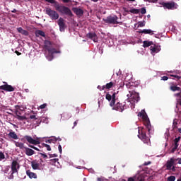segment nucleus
Returning <instances> with one entry per match:
<instances>
[{"label":"nucleus","instance_id":"obj_1","mask_svg":"<svg viewBox=\"0 0 181 181\" xmlns=\"http://www.w3.org/2000/svg\"><path fill=\"white\" fill-rule=\"evenodd\" d=\"M46 2H49V4H54V6L56 11L60 12L61 13H64V15H67L68 16H73V13L71 10L69 8V7H66L65 6H60L57 1L55 0H45Z\"/></svg>","mask_w":181,"mask_h":181},{"label":"nucleus","instance_id":"obj_2","mask_svg":"<svg viewBox=\"0 0 181 181\" xmlns=\"http://www.w3.org/2000/svg\"><path fill=\"white\" fill-rule=\"evenodd\" d=\"M44 45L45 50H47L49 54L47 59H48L49 61L53 60V54H54V53H57V50H56L55 48L52 47V42L49 40H45L44 42Z\"/></svg>","mask_w":181,"mask_h":181},{"label":"nucleus","instance_id":"obj_3","mask_svg":"<svg viewBox=\"0 0 181 181\" xmlns=\"http://www.w3.org/2000/svg\"><path fill=\"white\" fill-rule=\"evenodd\" d=\"M137 115L138 117L142 118L146 129L148 131V132H151V121H149V117H148V115L146 114V112H145V110H142L138 113Z\"/></svg>","mask_w":181,"mask_h":181},{"label":"nucleus","instance_id":"obj_4","mask_svg":"<svg viewBox=\"0 0 181 181\" xmlns=\"http://www.w3.org/2000/svg\"><path fill=\"white\" fill-rule=\"evenodd\" d=\"M138 138L141 139L144 144H149V137L146 136V130L145 129L141 128L139 129Z\"/></svg>","mask_w":181,"mask_h":181},{"label":"nucleus","instance_id":"obj_5","mask_svg":"<svg viewBox=\"0 0 181 181\" xmlns=\"http://www.w3.org/2000/svg\"><path fill=\"white\" fill-rule=\"evenodd\" d=\"M45 13L49 16L52 21H57L59 19V13L50 8H46Z\"/></svg>","mask_w":181,"mask_h":181},{"label":"nucleus","instance_id":"obj_6","mask_svg":"<svg viewBox=\"0 0 181 181\" xmlns=\"http://www.w3.org/2000/svg\"><path fill=\"white\" fill-rule=\"evenodd\" d=\"M105 23H109L110 25H118V16H109L106 18H103Z\"/></svg>","mask_w":181,"mask_h":181},{"label":"nucleus","instance_id":"obj_7","mask_svg":"<svg viewBox=\"0 0 181 181\" xmlns=\"http://www.w3.org/2000/svg\"><path fill=\"white\" fill-rule=\"evenodd\" d=\"M21 141H27V142L31 144V145H40V141L37 139H34L32 136L28 135L24 136L23 138L21 139Z\"/></svg>","mask_w":181,"mask_h":181},{"label":"nucleus","instance_id":"obj_8","mask_svg":"<svg viewBox=\"0 0 181 181\" xmlns=\"http://www.w3.org/2000/svg\"><path fill=\"white\" fill-rule=\"evenodd\" d=\"M162 5L164 9L173 10V9H177V8L179 7V6L176 3H175V1L163 2Z\"/></svg>","mask_w":181,"mask_h":181},{"label":"nucleus","instance_id":"obj_9","mask_svg":"<svg viewBox=\"0 0 181 181\" xmlns=\"http://www.w3.org/2000/svg\"><path fill=\"white\" fill-rule=\"evenodd\" d=\"M112 110H115L116 111L122 112L124 110H127V105L125 102H124L123 103L117 102L116 104L115 103V105H113Z\"/></svg>","mask_w":181,"mask_h":181},{"label":"nucleus","instance_id":"obj_10","mask_svg":"<svg viewBox=\"0 0 181 181\" xmlns=\"http://www.w3.org/2000/svg\"><path fill=\"white\" fill-rule=\"evenodd\" d=\"M116 93H114L112 95L109 93H107L105 95L106 100L107 101H111L110 103V107H114L115 105V101H117V99H115Z\"/></svg>","mask_w":181,"mask_h":181},{"label":"nucleus","instance_id":"obj_11","mask_svg":"<svg viewBox=\"0 0 181 181\" xmlns=\"http://www.w3.org/2000/svg\"><path fill=\"white\" fill-rule=\"evenodd\" d=\"M3 83L4 85L0 86L1 90H4V91H8L9 93L15 91V88H13V86L8 85L6 82Z\"/></svg>","mask_w":181,"mask_h":181},{"label":"nucleus","instance_id":"obj_12","mask_svg":"<svg viewBox=\"0 0 181 181\" xmlns=\"http://www.w3.org/2000/svg\"><path fill=\"white\" fill-rule=\"evenodd\" d=\"M58 25L59 26L60 32H64L66 29V23L63 18L60 17L57 21Z\"/></svg>","mask_w":181,"mask_h":181},{"label":"nucleus","instance_id":"obj_13","mask_svg":"<svg viewBox=\"0 0 181 181\" xmlns=\"http://www.w3.org/2000/svg\"><path fill=\"white\" fill-rule=\"evenodd\" d=\"M28 146L29 148H32V149H35V151H38V152H40V153H38V155H40L42 158H44V159L47 158V154L45 153V152H43V150H40L37 147H35V146L30 145V144H29Z\"/></svg>","mask_w":181,"mask_h":181},{"label":"nucleus","instance_id":"obj_14","mask_svg":"<svg viewBox=\"0 0 181 181\" xmlns=\"http://www.w3.org/2000/svg\"><path fill=\"white\" fill-rule=\"evenodd\" d=\"M176 162V160L175 158H171L169 160L167 161L166 163V168L168 170H171L173 165H175V163Z\"/></svg>","mask_w":181,"mask_h":181},{"label":"nucleus","instance_id":"obj_15","mask_svg":"<svg viewBox=\"0 0 181 181\" xmlns=\"http://www.w3.org/2000/svg\"><path fill=\"white\" fill-rule=\"evenodd\" d=\"M18 169H19L18 161L13 160L11 163V172H13V173H18Z\"/></svg>","mask_w":181,"mask_h":181},{"label":"nucleus","instance_id":"obj_16","mask_svg":"<svg viewBox=\"0 0 181 181\" xmlns=\"http://www.w3.org/2000/svg\"><path fill=\"white\" fill-rule=\"evenodd\" d=\"M86 36L89 39H91V40H93L95 43L98 42V37H97V34H95V33H89Z\"/></svg>","mask_w":181,"mask_h":181},{"label":"nucleus","instance_id":"obj_17","mask_svg":"<svg viewBox=\"0 0 181 181\" xmlns=\"http://www.w3.org/2000/svg\"><path fill=\"white\" fill-rule=\"evenodd\" d=\"M72 11L76 13V15H77V16H83V15L84 14V11H83V9L78 8L77 7L73 8Z\"/></svg>","mask_w":181,"mask_h":181},{"label":"nucleus","instance_id":"obj_18","mask_svg":"<svg viewBox=\"0 0 181 181\" xmlns=\"http://www.w3.org/2000/svg\"><path fill=\"white\" fill-rule=\"evenodd\" d=\"M25 153L27 156H32V155H35V151L30 148L25 147Z\"/></svg>","mask_w":181,"mask_h":181},{"label":"nucleus","instance_id":"obj_19","mask_svg":"<svg viewBox=\"0 0 181 181\" xmlns=\"http://www.w3.org/2000/svg\"><path fill=\"white\" fill-rule=\"evenodd\" d=\"M26 175L30 177V179H37V175L31 172L30 170L26 171Z\"/></svg>","mask_w":181,"mask_h":181},{"label":"nucleus","instance_id":"obj_20","mask_svg":"<svg viewBox=\"0 0 181 181\" xmlns=\"http://www.w3.org/2000/svg\"><path fill=\"white\" fill-rule=\"evenodd\" d=\"M115 86V83L114 82H110L108 83H107L106 85H104L102 86V89H100V91L101 90H110V88H112V87H114Z\"/></svg>","mask_w":181,"mask_h":181},{"label":"nucleus","instance_id":"obj_21","mask_svg":"<svg viewBox=\"0 0 181 181\" xmlns=\"http://www.w3.org/2000/svg\"><path fill=\"white\" fill-rule=\"evenodd\" d=\"M139 33H144V35H153V31L151 29H144V30H141L139 31Z\"/></svg>","mask_w":181,"mask_h":181},{"label":"nucleus","instance_id":"obj_22","mask_svg":"<svg viewBox=\"0 0 181 181\" xmlns=\"http://www.w3.org/2000/svg\"><path fill=\"white\" fill-rule=\"evenodd\" d=\"M31 166L34 170H37V169H39V167L40 166V164L36 162V160H33L31 162Z\"/></svg>","mask_w":181,"mask_h":181},{"label":"nucleus","instance_id":"obj_23","mask_svg":"<svg viewBox=\"0 0 181 181\" xmlns=\"http://www.w3.org/2000/svg\"><path fill=\"white\" fill-rule=\"evenodd\" d=\"M35 36L36 37H39V36H42V37H46V33H45L44 31L37 30L35 31Z\"/></svg>","mask_w":181,"mask_h":181},{"label":"nucleus","instance_id":"obj_24","mask_svg":"<svg viewBox=\"0 0 181 181\" xmlns=\"http://www.w3.org/2000/svg\"><path fill=\"white\" fill-rule=\"evenodd\" d=\"M153 45V42L152 41H144L143 42V47H149V46H152Z\"/></svg>","mask_w":181,"mask_h":181},{"label":"nucleus","instance_id":"obj_25","mask_svg":"<svg viewBox=\"0 0 181 181\" xmlns=\"http://www.w3.org/2000/svg\"><path fill=\"white\" fill-rule=\"evenodd\" d=\"M16 146L17 148H20V149H25V144L21 142L14 141Z\"/></svg>","mask_w":181,"mask_h":181},{"label":"nucleus","instance_id":"obj_26","mask_svg":"<svg viewBox=\"0 0 181 181\" xmlns=\"http://www.w3.org/2000/svg\"><path fill=\"white\" fill-rule=\"evenodd\" d=\"M132 98L134 100V101H136V103H138L141 98H139V94L136 93L134 95H132Z\"/></svg>","mask_w":181,"mask_h":181},{"label":"nucleus","instance_id":"obj_27","mask_svg":"<svg viewBox=\"0 0 181 181\" xmlns=\"http://www.w3.org/2000/svg\"><path fill=\"white\" fill-rule=\"evenodd\" d=\"M8 136L13 139H18V135L16 133H15V132H10V133H8Z\"/></svg>","mask_w":181,"mask_h":181},{"label":"nucleus","instance_id":"obj_28","mask_svg":"<svg viewBox=\"0 0 181 181\" xmlns=\"http://www.w3.org/2000/svg\"><path fill=\"white\" fill-rule=\"evenodd\" d=\"M38 146L39 148H47V151H52L50 146L45 143L42 144V146L39 145Z\"/></svg>","mask_w":181,"mask_h":181},{"label":"nucleus","instance_id":"obj_29","mask_svg":"<svg viewBox=\"0 0 181 181\" xmlns=\"http://www.w3.org/2000/svg\"><path fill=\"white\" fill-rule=\"evenodd\" d=\"M150 50L151 53H158V52H159V48L156 47L151 46Z\"/></svg>","mask_w":181,"mask_h":181},{"label":"nucleus","instance_id":"obj_30","mask_svg":"<svg viewBox=\"0 0 181 181\" xmlns=\"http://www.w3.org/2000/svg\"><path fill=\"white\" fill-rule=\"evenodd\" d=\"M16 118L19 121H25V119H26V116H21L18 115V112H16Z\"/></svg>","mask_w":181,"mask_h":181},{"label":"nucleus","instance_id":"obj_31","mask_svg":"<svg viewBox=\"0 0 181 181\" xmlns=\"http://www.w3.org/2000/svg\"><path fill=\"white\" fill-rule=\"evenodd\" d=\"M170 90L171 91H180V87L173 86H170Z\"/></svg>","mask_w":181,"mask_h":181},{"label":"nucleus","instance_id":"obj_32","mask_svg":"<svg viewBox=\"0 0 181 181\" xmlns=\"http://www.w3.org/2000/svg\"><path fill=\"white\" fill-rule=\"evenodd\" d=\"M64 118L65 119H69V118L71 117V115L68 114V113H63L62 115V118Z\"/></svg>","mask_w":181,"mask_h":181},{"label":"nucleus","instance_id":"obj_33","mask_svg":"<svg viewBox=\"0 0 181 181\" xmlns=\"http://www.w3.org/2000/svg\"><path fill=\"white\" fill-rule=\"evenodd\" d=\"M57 139H56V138H53V139H48V140H46L45 141V142L47 143V144H52V142L53 143V144H54V142H57Z\"/></svg>","mask_w":181,"mask_h":181},{"label":"nucleus","instance_id":"obj_34","mask_svg":"<svg viewBox=\"0 0 181 181\" xmlns=\"http://www.w3.org/2000/svg\"><path fill=\"white\" fill-rule=\"evenodd\" d=\"M129 12H131V13H135L136 15H138V13H139L140 11H139V9L133 8V9H131L129 11Z\"/></svg>","mask_w":181,"mask_h":181},{"label":"nucleus","instance_id":"obj_35","mask_svg":"<svg viewBox=\"0 0 181 181\" xmlns=\"http://www.w3.org/2000/svg\"><path fill=\"white\" fill-rule=\"evenodd\" d=\"M30 119L37 121V124H38V122H39V118L36 117V115H30Z\"/></svg>","mask_w":181,"mask_h":181},{"label":"nucleus","instance_id":"obj_36","mask_svg":"<svg viewBox=\"0 0 181 181\" xmlns=\"http://www.w3.org/2000/svg\"><path fill=\"white\" fill-rule=\"evenodd\" d=\"M176 180V177L171 175L168 177V181H175Z\"/></svg>","mask_w":181,"mask_h":181},{"label":"nucleus","instance_id":"obj_37","mask_svg":"<svg viewBox=\"0 0 181 181\" xmlns=\"http://www.w3.org/2000/svg\"><path fill=\"white\" fill-rule=\"evenodd\" d=\"M42 121L43 122H45V121H47V118H46V117L39 118L38 119V124H40V122H42Z\"/></svg>","mask_w":181,"mask_h":181},{"label":"nucleus","instance_id":"obj_38","mask_svg":"<svg viewBox=\"0 0 181 181\" xmlns=\"http://www.w3.org/2000/svg\"><path fill=\"white\" fill-rule=\"evenodd\" d=\"M144 26H145V21L139 22L138 28H144Z\"/></svg>","mask_w":181,"mask_h":181},{"label":"nucleus","instance_id":"obj_39","mask_svg":"<svg viewBox=\"0 0 181 181\" xmlns=\"http://www.w3.org/2000/svg\"><path fill=\"white\" fill-rule=\"evenodd\" d=\"M140 12L141 15H145L146 13V8L145 7L141 8Z\"/></svg>","mask_w":181,"mask_h":181},{"label":"nucleus","instance_id":"obj_40","mask_svg":"<svg viewBox=\"0 0 181 181\" xmlns=\"http://www.w3.org/2000/svg\"><path fill=\"white\" fill-rule=\"evenodd\" d=\"M5 159V154L2 153V151H0V161L4 160Z\"/></svg>","mask_w":181,"mask_h":181},{"label":"nucleus","instance_id":"obj_41","mask_svg":"<svg viewBox=\"0 0 181 181\" xmlns=\"http://www.w3.org/2000/svg\"><path fill=\"white\" fill-rule=\"evenodd\" d=\"M21 35H23L24 36H28L29 35V32H28V30H23Z\"/></svg>","mask_w":181,"mask_h":181},{"label":"nucleus","instance_id":"obj_42","mask_svg":"<svg viewBox=\"0 0 181 181\" xmlns=\"http://www.w3.org/2000/svg\"><path fill=\"white\" fill-rule=\"evenodd\" d=\"M46 107H47V104H46V103H44V104L40 105V110H45V108H46Z\"/></svg>","mask_w":181,"mask_h":181},{"label":"nucleus","instance_id":"obj_43","mask_svg":"<svg viewBox=\"0 0 181 181\" xmlns=\"http://www.w3.org/2000/svg\"><path fill=\"white\" fill-rule=\"evenodd\" d=\"M179 141H180V136L174 139V144H178Z\"/></svg>","mask_w":181,"mask_h":181},{"label":"nucleus","instance_id":"obj_44","mask_svg":"<svg viewBox=\"0 0 181 181\" xmlns=\"http://www.w3.org/2000/svg\"><path fill=\"white\" fill-rule=\"evenodd\" d=\"M171 77H175V78H177V80H180L181 76H179L177 75H170Z\"/></svg>","mask_w":181,"mask_h":181},{"label":"nucleus","instance_id":"obj_45","mask_svg":"<svg viewBox=\"0 0 181 181\" xmlns=\"http://www.w3.org/2000/svg\"><path fill=\"white\" fill-rule=\"evenodd\" d=\"M139 181H145V177L144 176H139L138 177Z\"/></svg>","mask_w":181,"mask_h":181},{"label":"nucleus","instance_id":"obj_46","mask_svg":"<svg viewBox=\"0 0 181 181\" xmlns=\"http://www.w3.org/2000/svg\"><path fill=\"white\" fill-rule=\"evenodd\" d=\"M175 162H177L178 165H181V158H175Z\"/></svg>","mask_w":181,"mask_h":181},{"label":"nucleus","instance_id":"obj_47","mask_svg":"<svg viewBox=\"0 0 181 181\" xmlns=\"http://www.w3.org/2000/svg\"><path fill=\"white\" fill-rule=\"evenodd\" d=\"M161 80H163V81H166L169 80V78L166 76H164L161 78Z\"/></svg>","mask_w":181,"mask_h":181},{"label":"nucleus","instance_id":"obj_48","mask_svg":"<svg viewBox=\"0 0 181 181\" xmlns=\"http://www.w3.org/2000/svg\"><path fill=\"white\" fill-rule=\"evenodd\" d=\"M17 30H18V33H22V32L23 31V28H22V27H20V28H17Z\"/></svg>","mask_w":181,"mask_h":181},{"label":"nucleus","instance_id":"obj_49","mask_svg":"<svg viewBox=\"0 0 181 181\" xmlns=\"http://www.w3.org/2000/svg\"><path fill=\"white\" fill-rule=\"evenodd\" d=\"M58 149H59V153H62V152H63V150L62 149V145L59 144L58 146Z\"/></svg>","mask_w":181,"mask_h":181},{"label":"nucleus","instance_id":"obj_50","mask_svg":"<svg viewBox=\"0 0 181 181\" xmlns=\"http://www.w3.org/2000/svg\"><path fill=\"white\" fill-rule=\"evenodd\" d=\"M8 179H13V171H12L11 174L8 176Z\"/></svg>","mask_w":181,"mask_h":181},{"label":"nucleus","instance_id":"obj_51","mask_svg":"<svg viewBox=\"0 0 181 181\" xmlns=\"http://www.w3.org/2000/svg\"><path fill=\"white\" fill-rule=\"evenodd\" d=\"M177 149L176 147H173L171 150V153H175V151Z\"/></svg>","mask_w":181,"mask_h":181},{"label":"nucleus","instance_id":"obj_52","mask_svg":"<svg viewBox=\"0 0 181 181\" xmlns=\"http://www.w3.org/2000/svg\"><path fill=\"white\" fill-rule=\"evenodd\" d=\"M15 53H16L17 56H21V54H22V53L19 52L18 50H16Z\"/></svg>","mask_w":181,"mask_h":181},{"label":"nucleus","instance_id":"obj_53","mask_svg":"<svg viewBox=\"0 0 181 181\" xmlns=\"http://www.w3.org/2000/svg\"><path fill=\"white\" fill-rule=\"evenodd\" d=\"M127 181H135V179L134 177H129Z\"/></svg>","mask_w":181,"mask_h":181},{"label":"nucleus","instance_id":"obj_54","mask_svg":"<svg viewBox=\"0 0 181 181\" xmlns=\"http://www.w3.org/2000/svg\"><path fill=\"white\" fill-rule=\"evenodd\" d=\"M148 165H151V161L144 163V166H148Z\"/></svg>","mask_w":181,"mask_h":181},{"label":"nucleus","instance_id":"obj_55","mask_svg":"<svg viewBox=\"0 0 181 181\" xmlns=\"http://www.w3.org/2000/svg\"><path fill=\"white\" fill-rule=\"evenodd\" d=\"M173 128H177V122L173 123Z\"/></svg>","mask_w":181,"mask_h":181},{"label":"nucleus","instance_id":"obj_56","mask_svg":"<svg viewBox=\"0 0 181 181\" xmlns=\"http://www.w3.org/2000/svg\"><path fill=\"white\" fill-rule=\"evenodd\" d=\"M179 147V144L177 143H174V148H178Z\"/></svg>","mask_w":181,"mask_h":181},{"label":"nucleus","instance_id":"obj_57","mask_svg":"<svg viewBox=\"0 0 181 181\" xmlns=\"http://www.w3.org/2000/svg\"><path fill=\"white\" fill-rule=\"evenodd\" d=\"M78 124V122L76 120L74 122V127H76Z\"/></svg>","mask_w":181,"mask_h":181},{"label":"nucleus","instance_id":"obj_58","mask_svg":"<svg viewBox=\"0 0 181 181\" xmlns=\"http://www.w3.org/2000/svg\"><path fill=\"white\" fill-rule=\"evenodd\" d=\"M63 2H64L65 4H69V2H70V0H62Z\"/></svg>","mask_w":181,"mask_h":181},{"label":"nucleus","instance_id":"obj_59","mask_svg":"<svg viewBox=\"0 0 181 181\" xmlns=\"http://www.w3.org/2000/svg\"><path fill=\"white\" fill-rule=\"evenodd\" d=\"M171 170H173V172H175V170H176L175 166L173 165V167H171Z\"/></svg>","mask_w":181,"mask_h":181},{"label":"nucleus","instance_id":"obj_60","mask_svg":"<svg viewBox=\"0 0 181 181\" xmlns=\"http://www.w3.org/2000/svg\"><path fill=\"white\" fill-rule=\"evenodd\" d=\"M97 180H98V181H103V178L98 177V178L97 179Z\"/></svg>","mask_w":181,"mask_h":181},{"label":"nucleus","instance_id":"obj_61","mask_svg":"<svg viewBox=\"0 0 181 181\" xmlns=\"http://www.w3.org/2000/svg\"><path fill=\"white\" fill-rule=\"evenodd\" d=\"M53 158H57V154H52Z\"/></svg>","mask_w":181,"mask_h":181},{"label":"nucleus","instance_id":"obj_62","mask_svg":"<svg viewBox=\"0 0 181 181\" xmlns=\"http://www.w3.org/2000/svg\"><path fill=\"white\" fill-rule=\"evenodd\" d=\"M176 96H177V97H180V93H177V94H176Z\"/></svg>","mask_w":181,"mask_h":181},{"label":"nucleus","instance_id":"obj_63","mask_svg":"<svg viewBox=\"0 0 181 181\" xmlns=\"http://www.w3.org/2000/svg\"><path fill=\"white\" fill-rule=\"evenodd\" d=\"M124 12H129V11L127 10L126 8H124Z\"/></svg>","mask_w":181,"mask_h":181},{"label":"nucleus","instance_id":"obj_64","mask_svg":"<svg viewBox=\"0 0 181 181\" xmlns=\"http://www.w3.org/2000/svg\"><path fill=\"white\" fill-rule=\"evenodd\" d=\"M178 132H180V134H181V128L178 129Z\"/></svg>","mask_w":181,"mask_h":181}]
</instances>
